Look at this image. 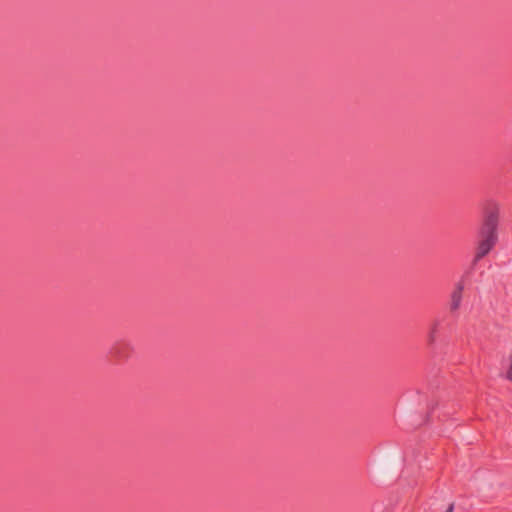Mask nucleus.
Wrapping results in <instances>:
<instances>
[{"label":"nucleus","instance_id":"3","mask_svg":"<svg viewBox=\"0 0 512 512\" xmlns=\"http://www.w3.org/2000/svg\"><path fill=\"white\" fill-rule=\"evenodd\" d=\"M482 216V224H498L500 207L499 204L493 200H485L480 207Z\"/></svg>","mask_w":512,"mask_h":512},{"label":"nucleus","instance_id":"6","mask_svg":"<svg viewBox=\"0 0 512 512\" xmlns=\"http://www.w3.org/2000/svg\"><path fill=\"white\" fill-rule=\"evenodd\" d=\"M453 510H454V504H453V503H451V504L448 506V508H447L446 512H453Z\"/></svg>","mask_w":512,"mask_h":512},{"label":"nucleus","instance_id":"5","mask_svg":"<svg viewBox=\"0 0 512 512\" xmlns=\"http://www.w3.org/2000/svg\"><path fill=\"white\" fill-rule=\"evenodd\" d=\"M439 325H440V322L438 320H436V321L433 322V324L431 326V329H430V332H429V335H428V341H429L430 344L435 342L436 333L438 331Z\"/></svg>","mask_w":512,"mask_h":512},{"label":"nucleus","instance_id":"1","mask_svg":"<svg viewBox=\"0 0 512 512\" xmlns=\"http://www.w3.org/2000/svg\"><path fill=\"white\" fill-rule=\"evenodd\" d=\"M498 241L497 226H481L478 233V244L472 265L484 258L495 247Z\"/></svg>","mask_w":512,"mask_h":512},{"label":"nucleus","instance_id":"4","mask_svg":"<svg viewBox=\"0 0 512 512\" xmlns=\"http://www.w3.org/2000/svg\"><path fill=\"white\" fill-rule=\"evenodd\" d=\"M463 290H464V282L461 280L456 284L455 289L453 290V292L451 294V303H450L451 311H456L460 307Z\"/></svg>","mask_w":512,"mask_h":512},{"label":"nucleus","instance_id":"2","mask_svg":"<svg viewBox=\"0 0 512 512\" xmlns=\"http://www.w3.org/2000/svg\"><path fill=\"white\" fill-rule=\"evenodd\" d=\"M133 345L126 340H118L113 343L108 351V357L115 363H123L132 357Z\"/></svg>","mask_w":512,"mask_h":512}]
</instances>
